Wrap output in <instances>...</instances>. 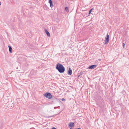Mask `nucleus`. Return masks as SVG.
Listing matches in <instances>:
<instances>
[{
    "label": "nucleus",
    "instance_id": "9",
    "mask_svg": "<svg viewBox=\"0 0 129 129\" xmlns=\"http://www.w3.org/2000/svg\"><path fill=\"white\" fill-rule=\"evenodd\" d=\"M45 31L46 32V33L47 34V36H48L50 37V34L49 33L48 31L46 30V29L45 30Z\"/></svg>",
    "mask_w": 129,
    "mask_h": 129
},
{
    "label": "nucleus",
    "instance_id": "14",
    "mask_svg": "<svg viewBox=\"0 0 129 129\" xmlns=\"http://www.w3.org/2000/svg\"><path fill=\"white\" fill-rule=\"evenodd\" d=\"M52 129H57L56 128H55V127H53L52 128Z\"/></svg>",
    "mask_w": 129,
    "mask_h": 129
},
{
    "label": "nucleus",
    "instance_id": "2",
    "mask_svg": "<svg viewBox=\"0 0 129 129\" xmlns=\"http://www.w3.org/2000/svg\"><path fill=\"white\" fill-rule=\"evenodd\" d=\"M44 96L49 99H51L52 98V96L50 93H45L43 94Z\"/></svg>",
    "mask_w": 129,
    "mask_h": 129
},
{
    "label": "nucleus",
    "instance_id": "5",
    "mask_svg": "<svg viewBox=\"0 0 129 129\" xmlns=\"http://www.w3.org/2000/svg\"><path fill=\"white\" fill-rule=\"evenodd\" d=\"M97 66L96 65H93L90 66L88 67V69H94Z\"/></svg>",
    "mask_w": 129,
    "mask_h": 129
},
{
    "label": "nucleus",
    "instance_id": "7",
    "mask_svg": "<svg viewBox=\"0 0 129 129\" xmlns=\"http://www.w3.org/2000/svg\"><path fill=\"white\" fill-rule=\"evenodd\" d=\"M49 3L50 4V7L51 8H52L53 7V4L51 0H50L49 1Z\"/></svg>",
    "mask_w": 129,
    "mask_h": 129
},
{
    "label": "nucleus",
    "instance_id": "10",
    "mask_svg": "<svg viewBox=\"0 0 129 129\" xmlns=\"http://www.w3.org/2000/svg\"><path fill=\"white\" fill-rule=\"evenodd\" d=\"M65 9L67 12H69V10L67 7H65Z\"/></svg>",
    "mask_w": 129,
    "mask_h": 129
},
{
    "label": "nucleus",
    "instance_id": "11",
    "mask_svg": "<svg viewBox=\"0 0 129 129\" xmlns=\"http://www.w3.org/2000/svg\"><path fill=\"white\" fill-rule=\"evenodd\" d=\"M93 9V8L91 9L89 11V14H90L91 12L92 11V10Z\"/></svg>",
    "mask_w": 129,
    "mask_h": 129
},
{
    "label": "nucleus",
    "instance_id": "1",
    "mask_svg": "<svg viewBox=\"0 0 129 129\" xmlns=\"http://www.w3.org/2000/svg\"><path fill=\"white\" fill-rule=\"evenodd\" d=\"M56 68L59 72L60 73L64 72L65 71V68L63 66L59 63H58L57 64Z\"/></svg>",
    "mask_w": 129,
    "mask_h": 129
},
{
    "label": "nucleus",
    "instance_id": "12",
    "mask_svg": "<svg viewBox=\"0 0 129 129\" xmlns=\"http://www.w3.org/2000/svg\"><path fill=\"white\" fill-rule=\"evenodd\" d=\"M62 101H66V100L64 98H63L62 99Z\"/></svg>",
    "mask_w": 129,
    "mask_h": 129
},
{
    "label": "nucleus",
    "instance_id": "6",
    "mask_svg": "<svg viewBox=\"0 0 129 129\" xmlns=\"http://www.w3.org/2000/svg\"><path fill=\"white\" fill-rule=\"evenodd\" d=\"M72 73V71L71 69V68H69V70L68 71V75H71Z\"/></svg>",
    "mask_w": 129,
    "mask_h": 129
},
{
    "label": "nucleus",
    "instance_id": "8",
    "mask_svg": "<svg viewBox=\"0 0 129 129\" xmlns=\"http://www.w3.org/2000/svg\"><path fill=\"white\" fill-rule=\"evenodd\" d=\"M9 48V50L10 53H11L12 51V48L10 46H8Z\"/></svg>",
    "mask_w": 129,
    "mask_h": 129
},
{
    "label": "nucleus",
    "instance_id": "4",
    "mask_svg": "<svg viewBox=\"0 0 129 129\" xmlns=\"http://www.w3.org/2000/svg\"><path fill=\"white\" fill-rule=\"evenodd\" d=\"M74 126V124L73 122H70L69 124V128L71 129H72Z\"/></svg>",
    "mask_w": 129,
    "mask_h": 129
},
{
    "label": "nucleus",
    "instance_id": "13",
    "mask_svg": "<svg viewBox=\"0 0 129 129\" xmlns=\"http://www.w3.org/2000/svg\"><path fill=\"white\" fill-rule=\"evenodd\" d=\"M124 46H125V44L124 43H123V46L124 48Z\"/></svg>",
    "mask_w": 129,
    "mask_h": 129
},
{
    "label": "nucleus",
    "instance_id": "3",
    "mask_svg": "<svg viewBox=\"0 0 129 129\" xmlns=\"http://www.w3.org/2000/svg\"><path fill=\"white\" fill-rule=\"evenodd\" d=\"M109 38V36L107 34L105 38V40L104 41L105 42L104 43V44H107L109 42L110 40Z\"/></svg>",
    "mask_w": 129,
    "mask_h": 129
}]
</instances>
